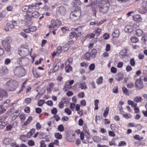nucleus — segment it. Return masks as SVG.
Returning a JSON list of instances; mask_svg holds the SVG:
<instances>
[{"label":"nucleus","mask_w":147,"mask_h":147,"mask_svg":"<svg viewBox=\"0 0 147 147\" xmlns=\"http://www.w3.org/2000/svg\"><path fill=\"white\" fill-rule=\"evenodd\" d=\"M7 26L10 28H14L15 26H16V25H14L12 24V23H7Z\"/></svg>","instance_id":"nucleus-38"},{"label":"nucleus","mask_w":147,"mask_h":147,"mask_svg":"<svg viewBox=\"0 0 147 147\" xmlns=\"http://www.w3.org/2000/svg\"><path fill=\"white\" fill-rule=\"evenodd\" d=\"M142 98L141 96H137L134 99V101L136 102H142Z\"/></svg>","instance_id":"nucleus-22"},{"label":"nucleus","mask_w":147,"mask_h":147,"mask_svg":"<svg viewBox=\"0 0 147 147\" xmlns=\"http://www.w3.org/2000/svg\"><path fill=\"white\" fill-rule=\"evenodd\" d=\"M73 60L72 58L69 57L65 62V65L70 66Z\"/></svg>","instance_id":"nucleus-16"},{"label":"nucleus","mask_w":147,"mask_h":147,"mask_svg":"<svg viewBox=\"0 0 147 147\" xmlns=\"http://www.w3.org/2000/svg\"><path fill=\"white\" fill-rule=\"evenodd\" d=\"M2 44L6 51L7 52L10 51L11 46L10 44H6L4 43Z\"/></svg>","instance_id":"nucleus-11"},{"label":"nucleus","mask_w":147,"mask_h":147,"mask_svg":"<svg viewBox=\"0 0 147 147\" xmlns=\"http://www.w3.org/2000/svg\"><path fill=\"white\" fill-rule=\"evenodd\" d=\"M6 84L9 90L13 91L17 88L18 84L16 80H11L7 82Z\"/></svg>","instance_id":"nucleus-1"},{"label":"nucleus","mask_w":147,"mask_h":147,"mask_svg":"<svg viewBox=\"0 0 147 147\" xmlns=\"http://www.w3.org/2000/svg\"><path fill=\"white\" fill-rule=\"evenodd\" d=\"M95 68V65L94 64H91L89 67L90 70H93Z\"/></svg>","instance_id":"nucleus-58"},{"label":"nucleus","mask_w":147,"mask_h":147,"mask_svg":"<svg viewBox=\"0 0 147 147\" xmlns=\"http://www.w3.org/2000/svg\"><path fill=\"white\" fill-rule=\"evenodd\" d=\"M48 105L51 106L53 105V102L52 100H48L45 102Z\"/></svg>","instance_id":"nucleus-60"},{"label":"nucleus","mask_w":147,"mask_h":147,"mask_svg":"<svg viewBox=\"0 0 147 147\" xmlns=\"http://www.w3.org/2000/svg\"><path fill=\"white\" fill-rule=\"evenodd\" d=\"M81 15L80 10H75L70 13V17L74 21H75L79 19Z\"/></svg>","instance_id":"nucleus-2"},{"label":"nucleus","mask_w":147,"mask_h":147,"mask_svg":"<svg viewBox=\"0 0 147 147\" xmlns=\"http://www.w3.org/2000/svg\"><path fill=\"white\" fill-rule=\"evenodd\" d=\"M109 111V107H107L104 111V113L103 114V116L105 117L108 115V112Z\"/></svg>","instance_id":"nucleus-24"},{"label":"nucleus","mask_w":147,"mask_h":147,"mask_svg":"<svg viewBox=\"0 0 147 147\" xmlns=\"http://www.w3.org/2000/svg\"><path fill=\"white\" fill-rule=\"evenodd\" d=\"M76 33L74 32H71L69 34V38L70 39L73 38L75 36H76Z\"/></svg>","instance_id":"nucleus-40"},{"label":"nucleus","mask_w":147,"mask_h":147,"mask_svg":"<svg viewBox=\"0 0 147 147\" xmlns=\"http://www.w3.org/2000/svg\"><path fill=\"white\" fill-rule=\"evenodd\" d=\"M115 139L113 138L112 139L111 141L110 142H109V145L110 146H116V144L115 142Z\"/></svg>","instance_id":"nucleus-47"},{"label":"nucleus","mask_w":147,"mask_h":147,"mask_svg":"<svg viewBox=\"0 0 147 147\" xmlns=\"http://www.w3.org/2000/svg\"><path fill=\"white\" fill-rule=\"evenodd\" d=\"M30 19H32L31 16H28L27 18L25 19L26 25L29 27L32 25V22L30 20Z\"/></svg>","instance_id":"nucleus-9"},{"label":"nucleus","mask_w":147,"mask_h":147,"mask_svg":"<svg viewBox=\"0 0 147 147\" xmlns=\"http://www.w3.org/2000/svg\"><path fill=\"white\" fill-rule=\"evenodd\" d=\"M130 65L132 66H134L135 65V61L134 58L131 59L129 61Z\"/></svg>","instance_id":"nucleus-37"},{"label":"nucleus","mask_w":147,"mask_h":147,"mask_svg":"<svg viewBox=\"0 0 147 147\" xmlns=\"http://www.w3.org/2000/svg\"><path fill=\"white\" fill-rule=\"evenodd\" d=\"M18 53L20 56L23 57L28 55L29 53V51L28 49L23 48L18 51Z\"/></svg>","instance_id":"nucleus-4"},{"label":"nucleus","mask_w":147,"mask_h":147,"mask_svg":"<svg viewBox=\"0 0 147 147\" xmlns=\"http://www.w3.org/2000/svg\"><path fill=\"white\" fill-rule=\"evenodd\" d=\"M7 95L6 91L0 89V101L1 100L3 97H7Z\"/></svg>","instance_id":"nucleus-8"},{"label":"nucleus","mask_w":147,"mask_h":147,"mask_svg":"<svg viewBox=\"0 0 147 147\" xmlns=\"http://www.w3.org/2000/svg\"><path fill=\"white\" fill-rule=\"evenodd\" d=\"M39 16V13L37 11H35L32 13V16L34 18H36Z\"/></svg>","instance_id":"nucleus-31"},{"label":"nucleus","mask_w":147,"mask_h":147,"mask_svg":"<svg viewBox=\"0 0 147 147\" xmlns=\"http://www.w3.org/2000/svg\"><path fill=\"white\" fill-rule=\"evenodd\" d=\"M102 77L101 76H100L96 80V83L98 85L100 84H101L102 82Z\"/></svg>","instance_id":"nucleus-35"},{"label":"nucleus","mask_w":147,"mask_h":147,"mask_svg":"<svg viewBox=\"0 0 147 147\" xmlns=\"http://www.w3.org/2000/svg\"><path fill=\"white\" fill-rule=\"evenodd\" d=\"M126 145V143L125 141H122L120 142L118 144V146H125Z\"/></svg>","instance_id":"nucleus-48"},{"label":"nucleus","mask_w":147,"mask_h":147,"mask_svg":"<svg viewBox=\"0 0 147 147\" xmlns=\"http://www.w3.org/2000/svg\"><path fill=\"white\" fill-rule=\"evenodd\" d=\"M62 50V47H61L59 46L57 48V53L59 54L61 52Z\"/></svg>","instance_id":"nucleus-53"},{"label":"nucleus","mask_w":147,"mask_h":147,"mask_svg":"<svg viewBox=\"0 0 147 147\" xmlns=\"http://www.w3.org/2000/svg\"><path fill=\"white\" fill-rule=\"evenodd\" d=\"M135 85L136 87L139 89H142L143 87V85L141 80V78H140L137 80L135 82Z\"/></svg>","instance_id":"nucleus-7"},{"label":"nucleus","mask_w":147,"mask_h":147,"mask_svg":"<svg viewBox=\"0 0 147 147\" xmlns=\"http://www.w3.org/2000/svg\"><path fill=\"white\" fill-rule=\"evenodd\" d=\"M134 19L136 21H139L141 20V17L140 15H137L135 16V17H134Z\"/></svg>","instance_id":"nucleus-42"},{"label":"nucleus","mask_w":147,"mask_h":147,"mask_svg":"<svg viewBox=\"0 0 147 147\" xmlns=\"http://www.w3.org/2000/svg\"><path fill=\"white\" fill-rule=\"evenodd\" d=\"M55 136L57 139H61L62 138V135L59 133H56L55 134Z\"/></svg>","instance_id":"nucleus-32"},{"label":"nucleus","mask_w":147,"mask_h":147,"mask_svg":"<svg viewBox=\"0 0 147 147\" xmlns=\"http://www.w3.org/2000/svg\"><path fill=\"white\" fill-rule=\"evenodd\" d=\"M124 31L126 32L130 33L133 31V29L131 26L127 25L125 27Z\"/></svg>","instance_id":"nucleus-13"},{"label":"nucleus","mask_w":147,"mask_h":147,"mask_svg":"<svg viewBox=\"0 0 147 147\" xmlns=\"http://www.w3.org/2000/svg\"><path fill=\"white\" fill-rule=\"evenodd\" d=\"M61 29L63 32L64 33H68L69 32V28L66 26H65L61 28Z\"/></svg>","instance_id":"nucleus-20"},{"label":"nucleus","mask_w":147,"mask_h":147,"mask_svg":"<svg viewBox=\"0 0 147 147\" xmlns=\"http://www.w3.org/2000/svg\"><path fill=\"white\" fill-rule=\"evenodd\" d=\"M51 24L53 26L51 25L48 26V27L51 30L54 29V26H58L61 24V23L58 20H52L51 21Z\"/></svg>","instance_id":"nucleus-3"},{"label":"nucleus","mask_w":147,"mask_h":147,"mask_svg":"<svg viewBox=\"0 0 147 147\" xmlns=\"http://www.w3.org/2000/svg\"><path fill=\"white\" fill-rule=\"evenodd\" d=\"M45 103V101L43 100H40L38 102V105L39 106H41Z\"/></svg>","instance_id":"nucleus-50"},{"label":"nucleus","mask_w":147,"mask_h":147,"mask_svg":"<svg viewBox=\"0 0 147 147\" xmlns=\"http://www.w3.org/2000/svg\"><path fill=\"white\" fill-rule=\"evenodd\" d=\"M84 96V92H81L78 95V97L79 98H83Z\"/></svg>","instance_id":"nucleus-62"},{"label":"nucleus","mask_w":147,"mask_h":147,"mask_svg":"<svg viewBox=\"0 0 147 147\" xmlns=\"http://www.w3.org/2000/svg\"><path fill=\"white\" fill-rule=\"evenodd\" d=\"M124 77L123 74L121 73H119L115 76V79L118 82L121 80Z\"/></svg>","instance_id":"nucleus-10"},{"label":"nucleus","mask_w":147,"mask_h":147,"mask_svg":"<svg viewBox=\"0 0 147 147\" xmlns=\"http://www.w3.org/2000/svg\"><path fill=\"white\" fill-rule=\"evenodd\" d=\"M97 51L96 49H93L92 50L90 53V57H92L93 58H95L97 54Z\"/></svg>","instance_id":"nucleus-15"},{"label":"nucleus","mask_w":147,"mask_h":147,"mask_svg":"<svg viewBox=\"0 0 147 147\" xmlns=\"http://www.w3.org/2000/svg\"><path fill=\"white\" fill-rule=\"evenodd\" d=\"M83 129L84 131L88 135H90V133L88 132V129L87 126L85 125L83 127Z\"/></svg>","instance_id":"nucleus-44"},{"label":"nucleus","mask_w":147,"mask_h":147,"mask_svg":"<svg viewBox=\"0 0 147 147\" xmlns=\"http://www.w3.org/2000/svg\"><path fill=\"white\" fill-rule=\"evenodd\" d=\"M112 36L113 37H118L119 35V32L118 30H115L112 33Z\"/></svg>","instance_id":"nucleus-21"},{"label":"nucleus","mask_w":147,"mask_h":147,"mask_svg":"<svg viewBox=\"0 0 147 147\" xmlns=\"http://www.w3.org/2000/svg\"><path fill=\"white\" fill-rule=\"evenodd\" d=\"M8 73V71L6 67H4L0 71V74L1 76L4 75Z\"/></svg>","instance_id":"nucleus-14"},{"label":"nucleus","mask_w":147,"mask_h":147,"mask_svg":"<svg viewBox=\"0 0 147 147\" xmlns=\"http://www.w3.org/2000/svg\"><path fill=\"white\" fill-rule=\"evenodd\" d=\"M80 88L82 89H85L87 88V87L85 84L82 83L80 84Z\"/></svg>","instance_id":"nucleus-54"},{"label":"nucleus","mask_w":147,"mask_h":147,"mask_svg":"<svg viewBox=\"0 0 147 147\" xmlns=\"http://www.w3.org/2000/svg\"><path fill=\"white\" fill-rule=\"evenodd\" d=\"M128 104L132 107H135L137 106V104L135 103V102L130 100H127Z\"/></svg>","instance_id":"nucleus-18"},{"label":"nucleus","mask_w":147,"mask_h":147,"mask_svg":"<svg viewBox=\"0 0 147 147\" xmlns=\"http://www.w3.org/2000/svg\"><path fill=\"white\" fill-rule=\"evenodd\" d=\"M7 117V116L6 115H3L2 117H0V123L4 121L6 118Z\"/></svg>","instance_id":"nucleus-46"},{"label":"nucleus","mask_w":147,"mask_h":147,"mask_svg":"<svg viewBox=\"0 0 147 147\" xmlns=\"http://www.w3.org/2000/svg\"><path fill=\"white\" fill-rule=\"evenodd\" d=\"M69 100L68 98H63L61 99V102L63 104H67L69 102Z\"/></svg>","instance_id":"nucleus-36"},{"label":"nucleus","mask_w":147,"mask_h":147,"mask_svg":"<svg viewBox=\"0 0 147 147\" xmlns=\"http://www.w3.org/2000/svg\"><path fill=\"white\" fill-rule=\"evenodd\" d=\"M65 112L69 115H71V110L68 108L65 109Z\"/></svg>","instance_id":"nucleus-55"},{"label":"nucleus","mask_w":147,"mask_h":147,"mask_svg":"<svg viewBox=\"0 0 147 147\" xmlns=\"http://www.w3.org/2000/svg\"><path fill=\"white\" fill-rule=\"evenodd\" d=\"M72 67L70 65H65V71L66 72H69L72 70Z\"/></svg>","instance_id":"nucleus-28"},{"label":"nucleus","mask_w":147,"mask_h":147,"mask_svg":"<svg viewBox=\"0 0 147 147\" xmlns=\"http://www.w3.org/2000/svg\"><path fill=\"white\" fill-rule=\"evenodd\" d=\"M111 71L112 73H115L117 71L116 68L114 67H112L111 69Z\"/></svg>","instance_id":"nucleus-63"},{"label":"nucleus","mask_w":147,"mask_h":147,"mask_svg":"<svg viewBox=\"0 0 147 147\" xmlns=\"http://www.w3.org/2000/svg\"><path fill=\"white\" fill-rule=\"evenodd\" d=\"M19 114L18 115L15 114L14 113L12 114L11 115L12 118L13 120H15L16 118L18 117Z\"/></svg>","instance_id":"nucleus-61"},{"label":"nucleus","mask_w":147,"mask_h":147,"mask_svg":"<svg viewBox=\"0 0 147 147\" xmlns=\"http://www.w3.org/2000/svg\"><path fill=\"white\" fill-rule=\"evenodd\" d=\"M109 135L110 136L114 137L115 136V134L113 131H108Z\"/></svg>","instance_id":"nucleus-59"},{"label":"nucleus","mask_w":147,"mask_h":147,"mask_svg":"<svg viewBox=\"0 0 147 147\" xmlns=\"http://www.w3.org/2000/svg\"><path fill=\"white\" fill-rule=\"evenodd\" d=\"M30 28V32H34L36 31L37 30V28L36 27L32 26L30 27L29 28Z\"/></svg>","instance_id":"nucleus-49"},{"label":"nucleus","mask_w":147,"mask_h":147,"mask_svg":"<svg viewBox=\"0 0 147 147\" xmlns=\"http://www.w3.org/2000/svg\"><path fill=\"white\" fill-rule=\"evenodd\" d=\"M84 56L86 59L88 60L89 59L90 57V53L89 52H87L85 54Z\"/></svg>","instance_id":"nucleus-45"},{"label":"nucleus","mask_w":147,"mask_h":147,"mask_svg":"<svg viewBox=\"0 0 147 147\" xmlns=\"http://www.w3.org/2000/svg\"><path fill=\"white\" fill-rule=\"evenodd\" d=\"M40 147H46V145L45 144L44 141L42 140L40 143Z\"/></svg>","instance_id":"nucleus-64"},{"label":"nucleus","mask_w":147,"mask_h":147,"mask_svg":"<svg viewBox=\"0 0 147 147\" xmlns=\"http://www.w3.org/2000/svg\"><path fill=\"white\" fill-rule=\"evenodd\" d=\"M88 65V63H86L85 62L82 63H80V66L81 67H84L85 68L87 67Z\"/></svg>","instance_id":"nucleus-57"},{"label":"nucleus","mask_w":147,"mask_h":147,"mask_svg":"<svg viewBox=\"0 0 147 147\" xmlns=\"http://www.w3.org/2000/svg\"><path fill=\"white\" fill-rule=\"evenodd\" d=\"M134 138L135 140L140 141L143 139V137H140L139 135H136L134 136Z\"/></svg>","instance_id":"nucleus-34"},{"label":"nucleus","mask_w":147,"mask_h":147,"mask_svg":"<svg viewBox=\"0 0 147 147\" xmlns=\"http://www.w3.org/2000/svg\"><path fill=\"white\" fill-rule=\"evenodd\" d=\"M16 70H19L21 72H23L25 70L24 67L20 66H18L16 68Z\"/></svg>","instance_id":"nucleus-43"},{"label":"nucleus","mask_w":147,"mask_h":147,"mask_svg":"<svg viewBox=\"0 0 147 147\" xmlns=\"http://www.w3.org/2000/svg\"><path fill=\"white\" fill-rule=\"evenodd\" d=\"M74 9H80V6L82 3L80 0H74Z\"/></svg>","instance_id":"nucleus-6"},{"label":"nucleus","mask_w":147,"mask_h":147,"mask_svg":"<svg viewBox=\"0 0 147 147\" xmlns=\"http://www.w3.org/2000/svg\"><path fill=\"white\" fill-rule=\"evenodd\" d=\"M10 140L9 138H6L4 140L3 143L5 144H8L9 143Z\"/></svg>","instance_id":"nucleus-51"},{"label":"nucleus","mask_w":147,"mask_h":147,"mask_svg":"<svg viewBox=\"0 0 147 147\" xmlns=\"http://www.w3.org/2000/svg\"><path fill=\"white\" fill-rule=\"evenodd\" d=\"M71 30L72 31H76V32L80 31L82 30V27L80 26V27H78L77 28H72L71 29Z\"/></svg>","instance_id":"nucleus-27"},{"label":"nucleus","mask_w":147,"mask_h":147,"mask_svg":"<svg viewBox=\"0 0 147 147\" xmlns=\"http://www.w3.org/2000/svg\"><path fill=\"white\" fill-rule=\"evenodd\" d=\"M58 130L60 131H63L64 130V127L62 125H60L58 127Z\"/></svg>","instance_id":"nucleus-41"},{"label":"nucleus","mask_w":147,"mask_h":147,"mask_svg":"<svg viewBox=\"0 0 147 147\" xmlns=\"http://www.w3.org/2000/svg\"><path fill=\"white\" fill-rule=\"evenodd\" d=\"M31 100L32 99L31 98H27L25 99V102L26 103L29 104Z\"/></svg>","instance_id":"nucleus-56"},{"label":"nucleus","mask_w":147,"mask_h":147,"mask_svg":"<svg viewBox=\"0 0 147 147\" xmlns=\"http://www.w3.org/2000/svg\"><path fill=\"white\" fill-rule=\"evenodd\" d=\"M131 42L133 43H136L139 41L138 38L136 37H133L131 38Z\"/></svg>","instance_id":"nucleus-39"},{"label":"nucleus","mask_w":147,"mask_h":147,"mask_svg":"<svg viewBox=\"0 0 147 147\" xmlns=\"http://www.w3.org/2000/svg\"><path fill=\"white\" fill-rule=\"evenodd\" d=\"M60 65V63H58L56 64L55 66L53 68V71L54 72H56L58 69L59 67V66Z\"/></svg>","instance_id":"nucleus-29"},{"label":"nucleus","mask_w":147,"mask_h":147,"mask_svg":"<svg viewBox=\"0 0 147 147\" xmlns=\"http://www.w3.org/2000/svg\"><path fill=\"white\" fill-rule=\"evenodd\" d=\"M35 129H32L28 133L27 135V137L28 138H30L34 134L35 132Z\"/></svg>","instance_id":"nucleus-17"},{"label":"nucleus","mask_w":147,"mask_h":147,"mask_svg":"<svg viewBox=\"0 0 147 147\" xmlns=\"http://www.w3.org/2000/svg\"><path fill=\"white\" fill-rule=\"evenodd\" d=\"M94 32L97 36L100 35L101 32V30L99 28H97L95 30Z\"/></svg>","instance_id":"nucleus-26"},{"label":"nucleus","mask_w":147,"mask_h":147,"mask_svg":"<svg viewBox=\"0 0 147 147\" xmlns=\"http://www.w3.org/2000/svg\"><path fill=\"white\" fill-rule=\"evenodd\" d=\"M98 6L100 9H108L109 8L110 4L108 3H106L105 2L100 1L98 2Z\"/></svg>","instance_id":"nucleus-5"},{"label":"nucleus","mask_w":147,"mask_h":147,"mask_svg":"<svg viewBox=\"0 0 147 147\" xmlns=\"http://www.w3.org/2000/svg\"><path fill=\"white\" fill-rule=\"evenodd\" d=\"M11 62V60L9 58L6 59L4 61L5 64V65H8Z\"/></svg>","instance_id":"nucleus-52"},{"label":"nucleus","mask_w":147,"mask_h":147,"mask_svg":"<svg viewBox=\"0 0 147 147\" xmlns=\"http://www.w3.org/2000/svg\"><path fill=\"white\" fill-rule=\"evenodd\" d=\"M122 90L123 93L127 96L129 95V93L128 90L125 87H122Z\"/></svg>","instance_id":"nucleus-23"},{"label":"nucleus","mask_w":147,"mask_h":147,"mask_svg":"<svg viewBox=\"0 0 147 147\" xmlns=\"http://www.w3.org/2000/svg\"><path fill=\"white\" fill-rule=\"evenodd\" d=\"M10 102V101L9 100H7L5 101L3 105L0 106V109H2L4 106H6L7 105H8V104Z\"/></svg>","instance_id":"nucleus-25"},{"label":"nucleus","mask_w":147,"mask_h":147,"mask_svg":"<svg viewBox=\"0 0 147 147\" xmlns=\"http://www.w3.org/2000/svg\"><path fill=\"white\" fill-rule=\"evenodd\" d=\"M54 83L53 82L50 83L49 84L48 87L47 88V90L48 92H50L52 90L53 88Z\"/></svg>","instance_id":"nucleus-19"},{"label":"nucleus","mask_w":147,"mask_h":147,"mask_svg":"<svg viewBox=\"0 0 147 147\" xmlns=\"http://www.w3.org/2000/svg\"><path fill=\"white\" fill-rule=\"evenodd\" d=\"M143 34V31L141 29H138L136 31V34L138 36H141Z\"/></svg>","instance_id":"nucleus-33"},{"label":"nucleus","mask_w":147,"mask_h":147,"mask_svg":"<svg viewBox=\"0 0 147 147\" xmlns=\"http://www.w3.org/2000/svg\"><path fill=\"white\" fill-rule=\"evenodd\" d=\"M127 53L125 49H123L120 52L119 54L120 56L123 57V56H126V53Z\"/></svg>","instance_id":"nucleus-30"},{"label":"nucleus","mask_w":147,"mask_h":147,"mask_svg":"<svg viewBox=\"0 0 147 147\" xmlns=\"http://www.w3.org/2000/svg\"><path fill=\"white\" fill-rule=\"evenodd\" d=\"M12 41L11 38L9 36H8L4 40L2 41V43H4L6 44H10Z\"/></svg>","instance_id":"nucleus-12"}]
</instances>
